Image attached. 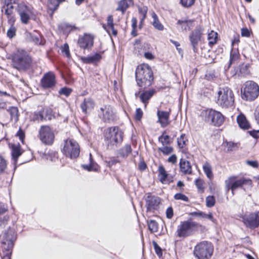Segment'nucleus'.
<instances>
[{"label":"nucleus","mask_w":259,"mask_h":259,"mask_svg":"<svg viewBox=\"0 0 259 259\" xmlns=\"http://www.w3.org/2000/svg\"><path fill=\"white\" fill-rule=\"evenodd\" d=\"M136 79L137 85L143 89L150 87L153 81V72L149 65L141 64L136 69Z\"/></svg>","instance_id":"1"},{"label":"nucleus","mask_w":259,"mask_h":259,"mask_svg":"<svg viewBox=\"0 0 259 259\" xmlns=\"http://www.w3.org/2000/svg\"><path fill=\"white\" fill-rule=\"evenodd\" d=\"M12 65L18 70L26 71L32 65V59L24 50L18 49L12 55Z\"/></svg>","instance_id":"2"},{"label":"nucleus","mask_w":259,"mask_h":259,"mask_svg":"<svg viewBox=\"0 0 259 259\" xmlns=\"http://www.w3.org/2000/svg\"><path fill=\"white\" fill-rule=\"evenodd\" d=\"M123 132L117 126L110 127L105 131V142L108 149L119 145L123 141Z\"/></svg>","instance_id":"3"},{"label":"nucleus","mask_w":259,"mask_h":259,"mask_svg":"<svg viewBox=\"0 0 259 259\" xmlns=\"http://www.w3.org/2000/svg\"><path fill=\"white\" fill-rule=\"evenodd\" d=\"M213 252L212 244L207 241L198 243L194 247L193 253L198 259H210Z\"/></svg>","instance_id":"4"},{"label":"nucleus","mask_w":259,"mask_h":259,"mask_svg":"<svg viewBox=\"0 0 259 259\" xmlns=\"http://www.w3.org/2000/svg\"><path fill=\"white\" fill-rule=\"evenodd\" d=\"M234 96L233 91L228 87L220 88L218 92L217 104L223 108L233 105Z\"/></svg>","instance_id":"5"},{"label":"nucleus","mask_w":259,"mask_h":259,"mask_svg":"<svg viewBox=\"0 0 259 259\" xmlns=\"http://www.w3.org/2000/svg\"><path fill=\"white\" fill-rule=\"evenodd\" d=\"M251 184L252 182L250 179L244 178L238 179L235 176L230 177L225 181L226 190L229 191L231 190L233 195H234V191L237 189L243 188L244 186L251 187Z\"/></svg>","instance_id":"6"},{"label":"nucleus","mask_w":259,"mask_h":259,"mask_svg":"<svg viewBox=\"0 0 259 259\" xmlns=\"http://www.w3.org/2000/svg\"><path fill=\"white\" fill-rule=\"evenodd\" d=\"M241 93L242 99L247 101L254 100L259 95V87L253 81H247L244 84Z\"/></svg>","instance_id":"7"},{"label":"nucleus","mask_w":259,"mask_h":259,"mask_svg":"<svg viewBox=\"0 0 259 259\" xmlns=\"http://www.w3.org/2000/svg\"><path fill=\"white\" fill-rule=\"evenodd\" d=\"M62 151L66 157L74 159L79 156L80 147L75 140L68 138L64 141Z\"/></svg>","instance_id":"8"},{"label":"nucleus","mask_w":259,"mask_h":259,"mask_svg":"<svg viewBox=\"0 0 259 259\" xmlns=\"http://www.w3.org/2000/svg\"><path fill=\"white\" fill-rule=\"evenodd\" d=\"M200 225L198 223L192 221H187L181 222L178 227L177 230V236L179 237H186L191 235L194 230L198 228Z\"/></svg>","instance_id":"9"},{"label":"nucleus","mask_w":259,"mask_h":259,"mask_svg":"<svg viewBox=\"0 0 259 259\" xmlns=\"http://www.w3.org/2000/svg\"><path fill=\"white\" fill-rule=\"evenodd\" d=\"M38 138L43 144L51 145L55 140L54 131L48 125H42L39 130Z\"/></svg>","instance_id":"10"},{"label":"nucleus","mask_w":259,"mask_h":259,"mask_svg":"<svg viewBox=\"0 0 259 259\" xmlns=\"http://www.w3.org/2000/svg\"><path fill=\"white\" fill-rule=\"evenodd\" d=\"M205 120L217 126L221 125L224 121V117L222 114L213 109H208L205 111Z\"/></svg>","instance_id":"11"},{"label":"nucleus","mask_w":259,"mask_h":259,"mask_svg":"<svg viewBox=\"0 0 259 259\" xmlns=\"http://www.w3.org/2000/svg\"><path fill=\"white\" fill-rule=\"evenodd\" d=\"M241 218L243 224L249 229H254L259 226V211L245 214Z\"/></svg>","instance_id":"12"},{"label":"nucleus","mask_w":259,"mask_h":259,"mask_svg":"<svg viewBox=\"0 0 259 259\" xmlns=\"http://www.w3.org/2000/svg\"><path fill=\"white\" fill-rule=\"evenodd\" d=\"M14 232L13 230L9 228L3 234L1 235L2 247L5 250L6 255L10 253V250L13 247V240L14 239Z\"/></svg>","instance_id":"13"},{"label":"nucleus","mask_w":259,"mask_h":259,"mask_svg":"<svg viewBox=\"0 0 259 259\" xmlns=\"http://www.w3.org/2000/svg\"><path fill=\"white\" fill-rule=\"evenodd\" d=\"M204 29L201 26H197L190 34L189 38L194 52L197 51V46L204 34Z\"/></svg>","instance_id":"14"},{"label":"nucleus","mask_w":259,"mask_h":259,"mask_svg":"<svg viewBox=\"0 0 259 259\" xmlns=\"http://www.w3.org/2000/svg\"><path fill=\"white\" fill-rule=\"evenodd\" d=\"M99 116L105 122H110L115 119V113L110 105H104L99 110Z\"/></svg>","instance_id":"15"},{"label":"nucleus","mask_w":259,"mask_h":259,"mask_svg":"<svg viewBox=\"0 0 259 259\" xmlns=\"http://www.w3.org/2000/svg\"><path fill=\"white\" fill-rule=\"evenodd\" d=\"M41 85L44 89H52L56 84L55 74L51 71L45 73L40 80Z\"/></svg>","instance_id":"16"},{"label":"nucleus","mask_w":259,"mask_h":259,"mask_svg":"<svg viewBox=\"0 0 259 259\" xmlns=\"http://www.w3.org/2000/svg\"><path fill=\"white\" fill-rule=\"evenodd\" d=\"M17 12L22 23H28L32 13L31 9L25 5L21 4L18 5Z\"/></svg>","instance_id":"17"},{"label":"nucleus","mask_w":259,"mask_h":259,"mask_svg":"<svg viewBox=\"0 0 259 259\" xmlns=\"http://www.w3.org/2000/svg\"><path fill=\"white\" fill-rule=\"evenodd\" d=\"M160 203V199L159 197L149 195L146 199V206L148 211H152L158 208Z\"/></svg>","instance_id":"18"},{"label":"nucleus","mask_w":259,"mask_h":259,"mask_svg":"<svg viewBox=\"0 0 259 259\" xmlns=\"http://www.w3.org/2000/svg\"><path fill=\"white\" fill-rule=\"evenodd\" d=\"M158 178L160 182L163 184H169L173 182V177L169 176L162 165L158 167Z\"/></svg>","instance_id":"19"},{"label":"nucleus","mask_w":259,"mask_h":259,"mask_svg":"<svg viewBox=\"0 0 259 259\" xmlns=\"http://www.w3.org/2000/svg\"><path fill=\"white\" fill-rule=\"evenodd\" d=\"M169 112L164 111L158 110L157 116L158 117L157 122L160 124L162 127H165L169 124Z\"/></svg>","instance_id":"20"},{"label":"nucleus","mask_w":259,"mask_h":259,"mask_svg":"<svg viewBox=\"0 0 259 259\" xmlns=\"http://www.w3.org/2000/svg\"><path fill=\"white\" fill-rule=\"evenodd\" d=\"M78 44L82 49H89L93 45V38L90 35L85 34L79 38Z\"/></svg>","instance_id":"21"},{"label":"nucleus","mask_w":259,"mask_h":259,"mask_svg":"<svg viewBox=\"0 0 259 259\" xmlns=\"http://www.w3.org/2000/svg\"><path fill=\"white\" fill-rule=\"evenodd\" d=\"M103 27L110 34H111L114 36H116L117 31L114 28V24L113 23V17L112 15H110L108 16L107 19V25H103Z\"/></svg>","instance_id":"22"},{"label":"nucleus","mask_w":259,"mask_h":259,"mask_svg":"<svg viewBox=\"0 0 259 259\" xmlns=\"http://www.w3.org/2000/svg\"><path fill=\"white\" fill-rule=\"evenodd\" d=\"M180 171L184 175H190L192 174V166L190 162L185 159L181 158L180 161Z\"/></svg>","instance_id":"23"},{"label":"nucleus","mask_w":259,"mask_h":259,"mask_svg":"<svg viewBox=\"0 0 259 259\" xmlns=\"http://www.w3.org/2000/svg\"><path fill=\"white\" fill-rule=\"evenodd\" d=\"M95 103L92 99L88 98H85L83 102L81 103L80 107L84 113H87L92 110L94 107Z\"/></svg>","instance_id":"24"},{"label":"nucleus","mask_w":259,"mask_h":259,"mask_svg":"<svg viewBox=\"0 0 259 259\" xmlns=\"http://www.w3.org/2000/svg\"><path fill=\"white\" fill-rule=\"evenodd\" d=\"M26 39L36 45H43L41 36L39 34H34L29 32L26 33Z\"/></svg>","instance_id":"25"},{"label":"nucleus","mask_w":259,"mask_h":259,"mask_svg":"<svg viewBox=\"0 0 259 259\" xmlns=\"http://www.w3.org/2000/svg\"><path fill=\"white\" fill-rule=\"evenodd\" d=\"M194 21L193 20H179L177 22V24L180 26L182 31H186L189 30L191 27L194 26Z\"/></svg>","instance_id":"26"},{"label":"nucleus","mask_w":259,"mask_h":259,"mask_svg":"<svg viewBox=\"0 0 259 259\" xmlns=\"http://www.w3.org/2000/svg\"><path fill=\"white\" fill-rule=\"evenodd\" d=\"M237 121L239 127L243 130H247L250 127L249 123L243 114L239 115L237 116Z\"/></svg>","instance_id":"27"},{"label":"nucleus","mask_w":259,"mask_h":259,"mask_svg":"<svg viewBox=\"0 0 259 259\" xmlns=\"http://www.w3.org/2000/svg\"><path fill=\"white\" fill-rule=\"evenodd\" d=\"M65 0H48V9L51 12V15L59 7L60 4Z\"/></svg>","instance_id":"28"},{"label":"nucleus","mask_w":259,"mask_h":259,"mask_svg":"<svg viewBox=\"0 0 259 259\" xmlns=\"http://www.w3.org/2000/svg\"><path fill=\"white\" fill-rule=\"evenodd\" d=\"M155 91L154 90H149L142 93L140 95L141 101L145 104L146 107L148 103L149 100L153 96Z\"/></svg>","instance_id":"29"},{"label":"nucleus","mask_w":259,"mask_h":259,"mask_svg":"<svg viewBox=\"0 0 259 259\" xmlns=\"http://www.w3.org/2000/svg\"><path fill=\"white\" fill-rule=\"evenodd\" d=\"M8 170V162L4 157L0 155V177L7 174Z\"/></svg>","instance_id":"30"},{"label":"nucleus","mask_w":259,"mask_h":259,"mask_svg":"<svg viewBox=\"0 0 259 259\" xmlns=\"http://www.w3.org/2000/svg\"><path fill=\"white\" fill-rule=\"evenodd\" d=\"M84 169L88 171H97L98 169V165L96 163L92 158V154H90V164L82 165Z\"/></svg>","instance_id":"31"},{"label":"nucleus","mask_w":259,"mask_h":259,"mask_svg":"<svg viewBox=\"0 0 259 259\" xmlns=\"http://www.w3.org/2000/svg\"><path fill=\"white\" fill-rule=\"evenodd\" d=\"M22 154L21 150L19 146H13L12 147V156L15 165L17 163L18 158Z\"/></svg>","instance_id":"32"},{"label":"nucleus","mask_w":259,"mask_h":259,"mask_svg":"<svg viewBox=\"0 0 259 259\" xmlns=\"http://www.w3.org/2000/svg\"><path fill=\"white\" fill-rule=\"evenodd\" d=\"M132 149L131 145L126 144L119 150V154L122 157H127L132 152Z\"/></svg>","instance_id":"33"},{"label":"nucleus","mask_w":259,"mask_h":259,"mask_svg":"<svg viewBox=\"0 0 259 259\" xmlns=\"http://www.w3.org/2000/svg\"><path fill=\"white\" fill-rule=\"evenodd\" d=\"M152 17L153 19L152 24L154 28L158 30H163L164 29L163 25L160 22L157 15L153 12L152 14Z\"/></svg>","instance_id":"34"},{"label":"nucleus","mask_w":259,"mask_h":259,"mask_svg":"<svg viewBox=\"0 0 259 259\" xmlns=\"http://www.w3.org/2000/svg\"><path fill=\"white\" fill-rule=\"evenodd\" d=\"M128 7L129 5L126 0H120L118 2V7L116 10L120 11L122 14H124Z\"/></svg>","instance_id":"35"},{"label":"nucleus","mask_w":259,"mask_h":259,"mask_svg":"<svg viewBox=\"0 0 259 259\" xmlns=\"http://www.w3.org/2000/svg\"><path fill=\"white\" fill-rule=\"evenodd\" d=\"M203 169L207 177L211 180L213 177V175L212 172L211 166L208 162H206L204 163L203 165Z\"/></svg>","instance_id":"36"},{"label":"nucleus","mask_w":259,"mask_h":259,"mask_svg":"<svg viewBox=\"0 0 259 259\" xmlns=\"http://www.w3.org/2000/svg\"><path fill=\"white\" fill-rule=\"evenodd\" d=\"M13 3L9 2L7 4H6L2 8V11L4 12V13L7 16H10L13 13L14 6Z\"/></svg>","instance_id":"37"},{"label":"nucleus","mask_w":259,"mask_h":259,"mask_svg":"<svg viewBox=\"0 0 259 259\" xmlns=\"http://www.w3.org/2000/svg\"><path fill=\"white\" fill-rule=\"evenodd\" d=\"M218 38V33L213 30H211L208 34V44L210 46H212L217 42Z\"/></svg>","instance_id":"38"},{"label":"nucleus","mask_w":259,"mask_h":259,"mask_svg":"<svg viewBox=\"0 0 259 259\" xmlns=\"http://www.w3.org/2000/svg\"><path fill=\"white\" fill-rule=\"evenodd\" d=\"M191 214L196 217H200L203 218H206L213 222V218L211 213L206 214L202 211H195L191 213Z\"/></svg>","instance_id":"39"},{"label":"nucleus","mask_w":259,"mask_h":259,"mask_svg":"<svg viewBox=\"0 0 259 259\" xmlns=\"http://www.w3.org/2000/svg\"><path fill=\"white\" fill-rule=\"evenodd\" d=\"M239 56L240 55L238 50L232 49L230 52V65L237 61L239 59Z\"/></svg>","instance_id":"40"},{"label":"nucleus","mask_w":259,"mask_h":259,"mask_svg":"<svg viewBox=\"0 0 259 259\" xmlns=\"http://www.w3.org/2000/svg\"><path fill=\"white\" fill-rule=\"evenodd\" d=\"M224 144L229 152L236 150L238 148V144L237 143L226 141L224 143Z\"/></svg>","instance_id":"41"},{"label":"nucleus","mask_w":259,"mask_h":259,"mask_svg":"<svg viewBox=\"0 0 259 259\" xmlns=\"http://www.w3.org/2000/svg\"><path fill=\"white\" fill-rule=\"evenodd\" d=\"M148 228L152 233L157 232L158 230V223L154 220L148 222Z\"/></svg>","instance_id":"42"},{"label":"nucleus","mask_w":259,"mask_h":259,"mask_svg":"<svg viewBox=\"0 0 259 259\" xmlns=\"http://www.w3.org/2000/svg\"><path fill=\"white\" fill-rule=\"evenodd\" d=\"M12 120H14L15 122L18 120V110L16 107H11L9 110Z\"/></svg>","instance_id":"43"},{"label":"nucleus","mask_w":259,"mask_h":259,"mask_svg":"<svg viewBox=\"0 0 259 259\" xmlns=\"http://www.w3.org/2000/svg\"><path fill=\"white\" fill-rule=\"evenodd\" d=\"M187 140L186 138L185 134H182L180 137L177 139V143L180 148H184L186 145Z\"/></svg>","instance_id":"44"},{"label":"nucleus","mask_w":259,"mask_h":259,"mask_svg":"<svg viewBox=\"0 0 259 259\" xmlns=\"http://www.w3.org/2000/svg\"><path fill=\"white\" fill-rule=\"evenodd\" d=\"M169 136L168 135H164V133L158 138V141L160 142L163 146L168 145L169 144Z\"/></svg>","instance_id":"45"},{"label":"nucleus","mask_w":259,"mask_h":259,"mask_svg":"<svg viewBox=\"0 0 259 259\" xmlns=\"http://www.w3.org/2000/svg\"><path fill=\"white\" fill-rule=\"evenodd\" d=\"M158 151L161 152L164 155H168L172 152L173 148L171 147L164 146L159 147Z\"/></svg>","instance_id":"46"},{"label":"nucleus","mask_w":259,"mask_h":259,"mask_svg":"<svg viewBox=\"0 0 259 259\" xmlns=\"http://www.w3.org/2000/svg\"><path fill=\"white\" fill-rule=\"evenodd\" d=\"M215 203V199L213 196H208L206 198V205L208 207H212Z\"/></svg>","instance_id":"47"},{"label":"nucleus","mask_w":259,"mask_h":259,"mask_svg":"<svg viewBox=\"0 0 259 259\" xmlns=\"http://www.w3.org/2000/svg\"><path fill=\"white\" fill-rule=\"evenodd\" d=\"M195 2V0H180V4L183 7L189 8L194 4Z\"/></svg>","instance_id":"48"},{"label":"nucleus","mask_w":259,"mask_h":259,"mask_svg":"<svg viewBox=\"0 0 259 259\" xmlns=\"http://www.w3.org/2000/svg\"><path fill=\"white\" fill-rule=\"evenodd\" d=\"M16 28L12 25L7 31V36L10 38H13L16 35Z\"/></svg>","instance_id":"49"},{"label":"nucleus","mask_w":259,"mask_h":259,"mask_svg":"<svg viewBox=\"0 0 259 259\" xmlns=\"http://www.w3.org/2000/svg\"><path fill=\"white\" fill-rule=\"evenodd\" d=\"M174 198L176 200H181L185 202L189 201V198L185 195L182 193H177L174 196Z\"/></svg>","instance_id":"50"},{"label":"nucleus","mask_w":259,"mask_h":259,"mask_svg":"<svg viewBox=\"0 0 259 259\" xmlns=\"http://www.w3.org/2000/svg\"><path fill=\"white\" fill-rule=\"evenodd\" d=\"M72 92V90L67 88H61L59 91V93L61 95H64L68 97Z\"/></svg>","instance_id":"51"},{"label":"nucleus","mask_w":259,"mask_h":259,"mask_svg":"<svg viewBox=\"0 0 259 259\" xmlns=\"http://www.w3.org/2000/svg\"><path fill=\"white\" fill-rule=\"evenodd\" d=\"M101 55L99 54H96L95 55L87 58L88 63H92L94 61L99 60L101 58Z\"/></svg>","instance_id":"52"},{"label":"nucleus","mask_w":259,"mask_h":259,"mask_svg":"<svg viewBox=\"0 0 259 259\" xmlns=\"http://www.w3.org/2000/svg\"><path fill=\"white\" fill-rule=\"evenodd\" d=\"M195 185L197 188L201 192L203 191L204 187H203V181L201 179H197L195 181Z\"/></svg>","instance_id":"53"},{"label":"nucleus","mask_w":259,"mask_h":259,"mask_svg":"<svg viewBox=\"0 0 259 259\" xmlns=\"http://www.w3.org/2000/svg\"><path fill=\"white\" fill-rule=\"evenodd\" d=\"M44 119V116L42 111L35 112L33 116L34 120H42Z\"/></svg>","instance_id":"54"},{"label":"nucleus","mask_w":259,"mask_h":259,"mask_svg":"<svg viewBox=\"0 0 259 259\" xmlns=\"http://www.w3.org/2000/svg\"><path fill=\"white\" fill-rule=\"evenodd\" d=\"M153 246L155 249V251L157 255L159 257L162 254V250L159 245L155 242H153Z\"/></svg>","instance_id":"55"},{"label":"nucleus","mask_w":259,"mask_h":259,"mask_svg":"<svg viewBox=\"0 0 259 259\" xmlns=\"http://www.w3.org/2000/svg\"><path fill=\"white\" fill-rule=\"evenodd\" d=\"M8 210L7 205L0 202V215L4 214Z\"/></svg>","instance_id":"56"},{"label":"nucleus","mask_w":259,"mask_h":259,"mask_svg":"<svg viewBox=\"0 0 259 259\" xmlns=\"http://www.w3.org/2000/svg\"><path fill=\"white\" fill-rule=\"evenodd\" d=\"M62 51L65 54L67 57L69 58L70 57L69 46L67 44L64 45L63 47H62Z\"/></svg>","instance_id":"57"},{"label":"nucleus","mask_w":259,"mask_h":259,"mask_svg":"<svg viewBox=\"0 0 259 259\" xmlns=\"http://www.w3.org/2000/svg\"><path fill=\"white\" fill-rule=\"evenodd\" d=\"M143 111L141 108H137L136 111L135 119L137 120H140L143 116Z\"/></svg>","instance_id":"58"},{"label":"nucleus","mask_w":259,"mask_h":259,"mask_svg":"<svg viewBox=\"0 0 259 259\" xmlns=\"http://www.w3.org/2000/svg\"><path fill=\"white\" fill-rule=\"evenodd\" d=\"M251 31H249L247 28H243L241 29V35L244 37H249L250 35Z\"/></svg>","instance_id":"59"},{"label":"nucleus","mask_w":259,"mask_h":259,"mask_svg":"<svg viewBox=\"0 0 259 259\" xmlns=\"http://www.w3.org/2000/svg\"><path fill=\"white\" fill-rule=\"evenodd\" d=\"M166 215L168 219H171L173 217L174 212L171 207H169L167 208L166 211Z\"/></svg>","instance_id":"60"},{"label":"nucleus","mask_w":259,"mask_h":259,"mask_svg":"<svg viewBox=\"0 0 259 259\" xmlns=\"http://www.w3.org/2000/svg\"><path fill=\"white\" fill-rule=\"evenodd\" d=\"M177 157L175 154L172 155L167 159L168 162L171 163L172 164L176 163L177 162Z\"/></svg>","instance_id":"61"},{"label":"nucleus","mask_w":259,"mask_h":259,"mask_svg":"<svg viewBox=\"0 0 259 259\" xmlns=\"http://www.w3.org/2000/svg\"><path fill=\"white\" fill-rule=\"evenodd\" d=\"M7 220L6 217H4V219L0 218V229H3L5 227L7 224Z\"/></svg>","instance_id":"62"},{"label":"nucleus","mask_w":259,"mask_h":259,"mask_svg":"<svg viewBox=\"0 0 259 259\" xmlns=\"http://www.w3.org/2000/svg\"><path fill=\"white\" fill-rule=\"evenodd\" d=\"M246 163L249 165H250L254 168H256L258 166V163L256 161H247Z\"/></svg>","instance_id":"63"},{"label":"nucleus","mask_w":259,"mask_h":259,"mask_svg":"<svg viewBox=\"0 0 259 259\" xmlns=\"http://www.w3.org/2000/svg\"><path fill=\"white\" fill-rule=\"evenodd\" d=\"M255 119L258 124H259V106L256 108L254 112Z\"/></svg>","instance_id":"64"}]
</instances>
